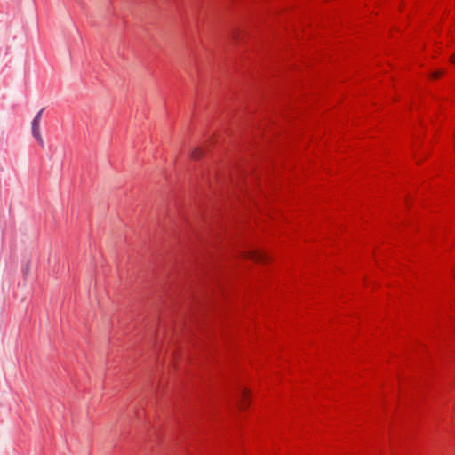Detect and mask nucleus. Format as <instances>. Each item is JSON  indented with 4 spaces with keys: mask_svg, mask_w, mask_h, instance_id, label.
I'll return each mask as SVG.
<instances>
[{
    "mask_svg": "<svg viewBox=\"0 0 455 455\" xmlns=\"http://www.w3.org/2000/svg\"><path fill=\"white\" fill-rule=\"evenodd\" d=\"M451 62H453V63H455V55H453V56H451Z\"/></svg>",
    "mask_w": 455,
    "mask_h": 455,
    "instance_id": "obj_4",
    "label": "nucleus"
},
{
    "mask_svg": "<svg viewBox=\"0 0 455 455\" xmlns=\"http://www.w3.org/2000/svg\"><path fill=\"white\" fill-rule=\"evenodd\" d=\"M32 134L37 142L44 147V140L40 133V121L33 119L32 121Z\"/></svg>",
    "mask_w": 455,
    "mask_h": 455,
    "instance_id": "obj_1",
    "label": "nucleus"
},
{
    "mask_svg": "<svg viewBox=\"0 0 455 455\" xmlns=\"http://www.w3.org/2000/svg\"><path fill=\"white\" fill-rule=\"evenodd\" d=\"M43 111H44V109H41V110H40L36 115V116L34 117V119H37L38 121H41V116H42Z\"/></svg>",
    "mask_w": 455,
    "mask_h": 455,
    "instance_id": "obj_3",
    "label": "nucleus"
},
{
    "mask_svg": "<svg viewBox=\"0 0 455 455\" xmlns=\"http://www.w3.org/2000/svg\"><path fill=\"white\" fill-rule=\"evenodd\" d=\"M204 155V151L201 148H196L191 152V157L195 160L200 159Z\"/></svg>",
    "mask_w": 455,
    "mask_h": 455,
    "instance_id": "obj_2",
    "label": "nucleus"
}]
</instances>
